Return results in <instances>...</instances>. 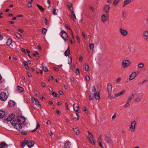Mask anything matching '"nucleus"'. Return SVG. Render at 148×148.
<instances>
[{"mask_svg": "<svg viewBox=\"0 0 148 148\" xmlns=\"http://www.w3.org/2000/svg\"><path fill=\"white\" fill-rule=\"evenodd\" d=\"M15 116V115L14 114H11L7 119V121H10L12 125H15L17 122V120L15 119H14Z\"/></svg>", "mask_w": 148, "mask_h": 148, "instance_id": "f257e3e1", "label": "nucleus"}, {"mask_svg": "<svg viewBox=\"0 0 148 148\" xmlns=\"http://www.w3.org/2000/svg\"><path fill=\"white\" fill-rule=\"evenodd\" d=\"M61 37L65 41L68 39V36L66 32L64 30H62L60 33Z\"/></svg>", "mask_w": 148, "mask_h": 148, "instance_id": "f03ea898", "label": "nucleus"}, {"mask_svg": "<svg viewBox=\"0 0 148 148\" xmlns=\"http://www.w3.org/2000/svg\"><path fill=\"white\" fill-rule=\"evenodd\" d=\"M8 98L6 94L4 92H1L0 95V99L2 101H5Z\"/></svg>", "mask_w": 148, "mask_h": 148, "instance_id": "7ed1b4c3", "label": "nucleus"}, {"mask_svg": "<svg viewBox=\"0 0 148 148\" xmlns=\"http://www.w3.org/2000/svg\"><path fill=\"white\" fill-rule=\"evenodd\" d=\"M130 62L127 60H124L122 62V66L123 68H125L130 64Z\"/></svg>", "mask_w": 148, "mask_h": 148, "instance_id": "20e7f679", "label": "nucleus"}, {"mask_svg": "<svg viewBox=\"0 0 148 148\" xmlns=\"http://www.w3.org/2000/svg\"><path fill=\"white\" fill-rule=\"evenodd\" d=\"M136 121H133L131 123L130 129L132 132H134L135 130V126L136 124Z\"/></svg>", "mask_w": 148, "mask_h": 148, "instance_id": "39448f33", "label": "nucleus"}, {"mask_svg": "<svg viewBox=\"0 0 148 148\" xmlns=\"http://www.w3.org/2000/svg\"><path fill=\"white\" fill-rule=\"evenodd\" d=\"M25 121V118L22 116H19L18 117L17 121L19 124H23Z\"/></svg>", "mask_w": 148, "mask_h": 148, "instance_id": "423d86ee", "label": "nucleus"}, {"mask_svg": "<svg viewBox=\"0 0 148 148\" xmlns=\"http://www.w3.org/2000/svg\"><path fill=\"white\" fill-rule=\"evenodd\" d=\"M104 139L106 142L108 143H113V141L111 137L106 135H105Z\"/></svg>", "mask_w": 148, "mask_h": 148, "instance_id": "0eeeda50", "label": "nucleus"}, {"mask_svg": "<svg viewBox=\"0 0 148 148\" xmlns=\"http://www.w3.org/2000/svg\"><path fill=\"white\" fill-rule=\"evenodd\" d=\"M32 102L36 105L40 107H41L39 101L37 99L34 97H32Z\"/></svg>", "mask_w": 148, "mask_h": 148, "instance_id": "6e6552de", "label": "nucleus"}, {"mask_svg": "<svg viewBox=\"0 0 148 148\" xmlns=\"http://www.w3.org/2000/svg\"><path fill=\"white\" fill-rule=\"evenodd\" d=\"M22 124H19L18 123H17V122L16 124H15L14 125H13L14 126V127L18 130L20 131L22 129V126L21 125Z\"/></svg>", "mask_w": 148, "mask_h": 148, "instance_id": "1a4fd4ad", "label": "nucleus"}, {"mask_svg": "<svg viewBox=\"0 0 148 148\" xmlns=\"http://www.w3.org/2000/svg\"><path fill=\"white\" fill-rule=\"evenodd\" d=\"M110 9V7L109 5H105L103 8V10L106 12V15H107V16L108 14V12Z\"/></svg>", "mask_w": 148, "mask_h": 148, "instance_id": "9d476101", "label": "nucleus"}, {"mask_svg": "<svg viewBox=\"0 0 148 148\" xmlns=\"http://www.w3.org/2000/svg\"><path fill=\"white\" fill-rule=\"evenodd\" d=\"M119 32L123 36H126L127 34V32L122 28H120L119 29Z\"/></svg>", "mask_w": 148, "mask_h": 148, "instance_id": "9b49d317", "label": "nucleus"}, {"mask_svg": "<svg viewBox=\"0 0 148 148\" xmlns=\"http://www.w3.org/2000/svg\"><path fill=\"white\" fill-rule=\"evenodd\" d=\"M27 145L29 147L31 148L34 145V143L33 142L30 140H28L27 139Z\"/></svg>", "mask_w": 148, "mask_h": 148, "instance_id": "f8f14e48", "label": "nucleus"}, {"mask_svg": "<svg viewBox=\"0 0 148 148\" xmlns=\"http://www.w3.org/2000/svg\"><path fill=\"white\" fill-rule=\"evenodd\" d=\"M108 15L107 16L106 15H106L105 14H103L101 16V19L103 23H105L106 20H107V19L108 18Z\"/></svg>", "mask_w": 148, "mask_h": 148, "instance_id": "ddd939ff", "label": "nucleus"}, {"mask_svg": "<svg viewBox=\"0 0 148 148\" xmlns=\"http://www.w3.org/2000/svg\"><path fill=\"white\" fill-rule=\"evenodd\" d=\"M73 107L74 110L76 112H78L79 110V106L78 104L77 103H75L73 104Z\"/></svg>", "mask_w": 148, "mask_h": 148, "instance_id": "4468645a", "label": "nucleus"}, {"mask_svg": "<svg viewBox=\"0 0 148 148\" xmlns=\"http://www.w3.org/2000/svg\"><path fill=\"white\" fill-rule=\"evenodd\" d=\"M136 73L135 72H132L129 77L130 78L131 80L134 79L136 77Z\"/></svg>", "mask_w": 148, "mask_h": 148, "instance_id": "2eb2a0df", "label": "nucleus"}, {"mask_svg": "<svg viewBox=\"0 0 148 148\" xmlns=\"http://www.w3.org/2000/svg\"><path fill=\"white\" fill-rule=\"evenodd\" d=\"M112 86L110 84H108L107 86V90L108 93H111L112 90Z\"/></svg>", "mask_w": 148, "mask_h": 148, "instance_id": "dca6fc26", "label": "nucleus"}, {"mask_svg": "<svg viewBox=\"0 0 148 148\" xmlns=\"http://www.w3.org/2000/svg\"><path fill=\"white\" fill-rule=\"evenodd\" d=\"M92 95L93 96V97H94L96 100H98L100 99V96L99 93L97 94V92H96L94 94H92Z\"/></svg>", "mask_w": 148, "mask_h": 148, "instance_id": "f3484780", "label": "nucleus"}, {"mask_svg": "<svg viewBox=\"0 0 148 148\" xmlns=\"http://www.w3.org/2000/svg\"><path fill=\"white\" fill-rule=\"evenodd\" d=\"M16 88L18 92L20 93H21L24 91L23 88L19 86H17Z\"/></svg>", "mask_w": 148, "mask_h": 148, "instance_id": "a211bd4d", "label": "nucleus"}, {"mask_svg": "<svg viewBox=\"0 0 148 148\" xmlns=\"http://www.w3.org/2000/svg\"><path fill=\"white\" fill-rule=\"evenodd\" d=\"M8 145L4 142H1L0 143V148H5L8 146Z\"/></svg>", "mask_w": 148, "mask_h": 148, "instance_id": "6ab92c4d", "label": "nucleus"}, {"mask_svg": "<svg viewBox=\"0 0 148 148\" xmlns=\"http://www.w3.org/2000/svg\"><path fill=\"white\" fill-rule=\"evenodd\" d=\"M70 53V50L69 47H68L67 49L65 51L64 54L65 56H68Z\"/></svg>", "mask_w": 148, "mask_h": 148, "instance_id": "aec40b11", "label": "nucleus"}, {"mask_svg": "<svg viewBox=\"0 0 148 148\" xmlns=\"http://www.w3.org/2000/svg\"><path fill=\"white\" fill-rule=\"evenodd\" d=\"M71 14H72L73 15V18H72L71 16L70 17L71 18V19L73 21H74L75 19H76V16H75V14L74 12L73 11H71Z\"/></svg>", "mask_w": 148, "mask_h": 148, "instance_id": "412c9836", "label": "nucleus"}, {"mask_svg": "<svg viewBox=\"0 0 148 148\" xmlns=\"http://www.w3.org/2000/svg\"><path fill=\"white\" fill-rule=\"evenodd\" d=\"M27 139L25 138L24 141L21 143V147H24L26 145H27Z\"/></svg>", "mask_w": 148, "mask_h": 148, "instance_id": "4be33fe9", "label": "nucleus"}, {"mask_svg": "<svg viewBox=\"0 0 148 148\" xmlns=\"http://www.w3.org/2000/svg\"><path fill=\"white\" fill-rule=\"evenodd\" d=\"M141 98L139 96L137 97L136 98H135L134 100V101L136 103H138L140 102L141 101Z\"/></svg>", "mask_w": 148, "mask_h": 148, "instance_id": "5701e85b", "label": "nucleus"}, {"mask_svg": "<svg viewBox=\"0 0 148 148\" xmlns=\"http://www.w3.org/2000/svg\"><path fill=\"white\" fill-rule=\"evenodd\" d=\"M5 114V112L4 111L0 110V118H2Z\"/></svg>", "mask_w": 148, "mask_h": 148, "instance_id": "b1692460", "label": "nucleus"}, {"mask_svg": "<svg viewBox=\"0 0 148 148\" xmlns=\"http://www.w3.org/2000/svg\"><path fill=\"white\" fill-rule=\"evenodd\" d=\"M74 132L77 135H78L79 133V131L78 128H74L73 129Z\"/></svg>", "mask_w": 148, "mask_h": 148, "instance_id": "393cba45", "label": "nucleus"}, {"mask_svg": "<svg viewBox=\"0 0 148 148\" xmlns=\"http://www.w3.org/2000/svg\"><path fill=\"white\" fill-rule=\"evenodd\" d=\"M71 145L69 141H68L65 144V148H69Z\"/></svg>", "mask_w": 148, "mask_h": 148, "instance_id": "a878e982", "label": "nucleus"}, {"mask_svg": "<svg viewBox=\"0 0 148 148\" xmlns=\"http://www.w3.org/2000/svg\"><path fill=\"white\" fill-rule=\"evenodd\" d=\"M131 0H126L124 2L123 7H124L125 5L129 4L131 2Z\"/></svg>", "mask_w": 148, "mask_h": 148, "instance_id": "bb28decb", "label": "nucleus"}, {"mask_svg": "<svg viewBox=\"0 0 148 148\" xmlns=\"http://www.w3.org/2000/svg\"><path fill=\"white\" fill-rule=\"evenodd\" d=\"M12 43V40L11 39L9 38L6 44L7 46H9Z\"/></svg>", "mask_w": 148, "mask_h": 148, "instance_id": "cd10ccee", "label": "nucleus"}, {"mask_svg": "<svg viewBox=\"0 0 148 148\" xmlns=\"http://www.w3.org/2000/svg\"><path fill=\"white\" fill-rule=\"evenodd\" d=\"M65 27L66 28L68 29L69 30H71V34H72V36L73 37V38L74 37H73V31H72L71 29L70 28L69 25H65Z\"/></svg>", "mask_w": 148, "mask_h": 148, "instance_id": "c85d7f7f", "label": "nucleus"}, {"mask_svg": "<svg viewBox=\"0 0 148 148\" xmlns=\"http://www.w3.org/2000/svg\"><path fill=\"white\" fill-rule=\"evenodd\" d=\"M37 6L38 8L41 10L42 12H44L45 10V9L43 8L41 6L37 4Z\"/></svg>", "mask_w": 148, "mask_h": 148, "instance_id": "c756f323", "label": "nucleus"}, {"mask_svg": "<svg viewBox=\"0 0 148 148\" xmlns=\"http://www.w3.org/2000/svg\"><path fill=\"white\" fill-rule=\"evenodd\" d=\"M134 97L132 95H131L130 96L128 99H127V102H130L131 101V99Z\"/></svg>", "mask_w": 148, "mask_h": 148, "instance_id": "7c9ffc66", "label": "nucleus"}, {"mask_svg": "<svg viewBox=\"0 0 148 148\" xmlns=\"http://www.w3.org/2000/svg\"><path fill=\"white\" fill-rule=\"evenodd\" d=\"M15 35L18 38H22V36L20 34L16 33L15 34Z\"/></svg>", "mask_w": 148, "mask_h": 148, "instance_id": "2f4dec72", "label": "nucleus"}, {"mask_svg": "<svg viewBox=\"0 0 148 148\" xmlns=\"http://www.w3.org/2000/svg\"><path fill=\"white\" fill-rule=\"evenodd\" d=\"M93 138V136L92 134H91V135H90V137L88 138V140H89L90 143H92V140L90 139V138Z\"/></svg>", "mask_w": 148, "mask_h": 148, "instance_id": "473e14b6", "label": "nucleus"}, {"mask_svg": "<svg viewBox=\"0 0 148 148\" xmlns=\"http://www.w3.org/2000/svg\"><path fill=\"white\" fill-rule=\"evenodd\" d=\"M47 31V30L46 29L44 28L42 29V33L43 34H46Z\"/></svg>", "mask_w": 148, "mask_h": 148, "instance_id": "72a5a7b5", "label": "nucleus"}, {"mask_svg": "<svg viewBox=\"0 0 148 148\" xmlns=\"http://www.w3.org/2000/svg\"><path fill=\"white\" fill-rule=\"evenodd\" d=\"M144 65L143 63H140L138 64V66L140 68H143L144 66Z\"/></svg>", "mask_w": 148, "mask_h": 148, "instance_id": "f704fd0d", "label": "nucleus"}, {"mask_svg": "<svg viewBox=\"0 0 148 148\" xmlns=\"http://www.w3.org/2000/svg\"><path fill=\"white\" fill-rule=\"evenodd\" d=\"M143 35L146 37H148V31H145L143 32Z\"/></svg>", "mask_w": 148, "mask_h": 148, "instance_id": "c9c22d12", "label": "nucleus"}, {"mask_svg": "<svg viewBox=\"0 0 148 148\" xmlns=\"http://www.w3.org/2000/svg\"><path fill=\"white\" fill-rule=\"evenodd\" d=\"M72 5L71 3H70L68 6V8L69 9L70 11H73L72 10V9L71 8L72 7Z\"/></svg>", "mask_w": 148, "mask_h": 148, "instance_id": "e433bc0d", "label": "nucleus"}, {"mask_svg": "<svg viewBox=\"0 0 148 148\" xmlns=\"http://www.w3.org/2000/svg\"><path fill=\"white\" fill-rule=\"evenodd\" d=\"M120 0H114L113 4L114 5H116Z\"/></svg>", "mask_w": 148, "mask_h": 148, "instance_id": "4c0bfd02", "label": "nucleus"}, {"mask_svg": "<svg viewBox=\"0 0 148 148\" xmlns=\"http://www.w3.org/2000/svg\"><path fill=\"white\" fill-rule=\"evenodd\" d=\"M24 66L25 68L27 70H28L29 69V67L28 66V64L26 62H25L24 63Z\"/></svg>", "mask_w": 148, "mask_h": 148, "instance_id": "58836bf2", "label": "nucleus"}, {"mask_svg": "<svg viewBox=\"0 0 148 148\" xmlns=\"http://www.w3.org/2000/svg\"><path fill=\"white\" fill-rule=\"evenodd\" d=\"M85 68L86 70L88 71L89 69V67L88 65L86 64H85Z\"/></svg>", "mask_w": 148, "mask_h": 148, "instance_id": "ea45409f", "label": "nucleus"}, {"mask_svg": "<svg viewBox=\"0 0 148 148\" xmlns=\"http://www.w3.org/2000/svg\"><path fill=\"white\" fill-rule=\"evenodd\" d=\"M129 102H127V103L124 105V107L125 108H127L129 107L130 106V104L129 103Z\"/></svg>", "mask_w": 148, "mask_h": 148, "instance_id": "a19ab883", "label": "nucleus"}, {"mask_svg": "<svg viewBox=\"0 0 148 148\" xmlns=\"http://www.w3.org/2000/svg\"><path fill=\"white\" fill-rule=\"evenodd\" d=\"M92 92H96V89L95 88V86H93L92 88Z\"/></svg>", "mask_w": 148, "mask_h": 148, "instance_id": "79ce46f5", "label": "nucleus"}, {"mask_svg": "<svg viewBox=\"0 0 148 148\" xmlns=\"http://www.w3.org/2000/svg\"><path fill=\"white\" fill-rule=\"evenodd\" d=\"M89 47L90 49H92L94 47V45L93 43H91Z\"/></svg>", "mask_w": 148, "mask_h": 148, "instance_id": "37998d69", "label": "nucleus"}, {"mask_svg": "<svg viewBox=\"0 0 148 148\" xmlns=\"http://www.w3.org/2000/svg\"><path fill=\"white\" fill-rule=\"evenodd\" d=\"M134 51V50L133 49L131 48L130 49L129 51H128V53L129 54H130L133 53Z\"/></svg>", "mask_w": 148, "mask_h": 148, "instance_id": "c03bdc74", "label": "nucleus"}, {"mask_svg": "<svg viewBox=\"0 0 148 148\" xmlns=\"http://www.w3.org/2000/svg\"><path fill=\"white\" fill-rule=\"evenodd\" d=\"M42 68L43 70L45 71V72H47V71H48V69L45 66H42Z\"/></svg>", "mask_w": 148, "mask_h": 148, "instance_id": "a18cd8bd", "label": "nucleus"}, {"mask_svg": "<svg viewBox=\"0 0 148 148\" xmlns=\"http://www.w3.org/2000/svg\"><path fill=\"white\" fill-rule=\"evenodd\" d=\"M136 94V92L135 90H133L132 91V93L131 95H132L134 97V96Z\"/></svg>", "mask_w": 148, "mask_h": 148, "instance_id": "49530a36", "label": "nucleus"}, {"mask_svg": "<svg viewBox=\"0 0 148 148\" xmlns=\"http://www.w3.org/2000/svg\"><path fill=\"white\" fill-rule=\"evenodd\" d=\"M52 95L54 96L55 97H57L58 96V95L57 93H56L55 92H53L52 93Z\"/></svg>", "mask_w": 148, "mask_h": 148, "instance_id": "de8ad7c7", "label": "nucleus"}, {"mask_svg": "<svg viewBox=\"0 0 148 148\" xmlns=\"http://www.w3.org/2000/svg\"><path fill=\"white\" fill-rule=\"evenodd\" d=\"M57 10L56 9H54V10L53 12V14H54L55 15H57Z\"/></svg>", "mask_w": 148, "mask_h": 148, "instance_id": "09e8293b", "label": "nucleus"}, {"mask_svg": "<svg viewBox=\"0 0 148 148\" xmlns=\"http://www.w3.org/2000/svg\"><path fill=\"white\" fill-rule=\"evenodd\" d=\"M85 78L87 81H88L90 80V77L88 76H86Z\"/></svg>", "mask_w": 148, "mask_h": 148, "instance_id": "8fccbe9b", "label": "nucleus"}, {"mask_svg": "<svg viewBox=\"0 0 148 148\" xmlns=\"http://www.w3.org/2000/svg\"><path fill=\"white\" fill-rule=\"evenodd\" d=\"M75 73L76 75H78L79 73V70L78 69H76L75 70Z\"/></svg>", "mask_w": 148, "mask_h": 148, "instance_id": "3c124183", "label": "nucleus"}, {"mask_svg": "<svg viewBox=\"0 0 148 148\" xmlns=\"http://www.w3.org/2000/svg\"><path fill=\"white\" fill-rule=\"evenodd\" d=\"M125 92V90H123L122 91H121L119 93L120 95H123Z\"/></svg>", "mask_w": 148, "mask_h": 148, "instance_id": "603ef678", "label": "nucleus"}, {"mask_svg": "<svg viewBox=\"0 0 148 148\" xmlns=\"http://www.w3.org/2000/svg\"><path fill=\"white\" fill-rule=\"evenodd\" d=\"M27 6L28 7H30L32 6L31 2H28L27 3Z\"/></svg>", "mask_w": 148, "mask_h": 148, "instance_id": "864d4df0", "label": "nucleus"}, {"mask_svg": "<svg viewBox=\"0 0 148 148\" xmlns=\"http://www.w3.org/2000/svg\"><path fill=\"white\" fill-rule=\"evenodd\" d=\"M121 80V78L120 77H119L116 80V82H120Z\"/></svg>", "mask_w": 148, "mask_h": 148, "instance_id": "5fc2aeb1", "label": "nucleus"}, {"mask_svg": "<svg viewBox=\"0 0 148 148\" xmlns=\"http://www.w3.org/2000/svg\"><path fill=\"white\" fill-rule=\"evenodd\" d=\"M93 96L92 97L91 95H90L88 99L89 100H93Z\"/></svg>", "mask_w": 148, "mask_h": 148, "instance_id": "6e6d98bb", "label": "nucleus"}, {"mask_svg": "<svg viewBox=\"0 0 148 148\" xmlns=\"http://www.w3.org/2000/svg\"><path fill=\"white\" fill-rule=\"evenodd\" d=\"M47 2L49 4V6L48 7V8L50 7V4H51V1L50 0H47Z\"/></svg>", "mask_w": 148, "mask_h": 148, "instance_id": "4d7b16f0", "label": "nucleus"}, {"mask_svg": "<svg viewBox=\"0 0 148 148\" xmlns=\"http://www.w3.org/2000/svg\"><path fill=\"white\" fill-rule=\"evenodd\" d=\"M40 127V125L39 123H37L36 127V129H38V128H39Z\"/></svg>", "mask_w": 148, "mask_h": 148, "instance_id": "13d9d810", "label": "nucleus"}, {"mask_svg": "<svg viewBox=\"0 0 148 148\" xmlns=\"http://www.w3.org/2000/svg\"><path fill=\"white\" fill-rule=\"evenodd\" d=\"M82 35L83 36V37L85 38H86V35L85 34L84 32H82Z\"/></svg>", "mask_w": 148, "mask_h": 148, "instance_id": "bf43d9fd", "label": "nucleus"}, {"mask_svg": "<svg viewBox=\"0 0 148 148\" xmlns=\"http://www.w3.org/2000/svg\"><path fill=\"white\" fill-rule=\"evenodd\" d=\"M18 31H19L20 32H21V33H23L24 32V31L23 30V29H18Z\"/></svg>", "mask_w": 148, "mask_h": 148, "instance_id": "052dcab7", "label": "nucleus"}, {"mask_svg": "<svg viewBox=\"0 0 148 148\" xmlns=\"http://www.w3.org/2000/svg\"><path fill=\"white\" fill-rule=\"evenodd\" d=\"M90 10L92 12H95L94 9V8L92 7V6L90 7Z\"/></svg>", "mask_w": 148, "mask_h": 148, "instance_id": "680f3d73", "label": "nucleus"}, {"mask_svg": "<svg viewBox=\"0 0 148 148\" xmlns=\"http://www.w3.org/2000/svg\"><path fill=\"white\" fill-rule=\"evenodd\" d=\"M41 85H42V86L43 87H45V84L43 82H41Z\"/></svg>", "mask_w": 148, "mask_h": 148, "instance_id": "e2e57ef3", "label": "nucleus"}, {"mask_svg": "<svg viewBox=\"0 0 148 148\" xmlns=\"http://www.w3.org/2000/svg\"><path fill=\"white\" fill-rule=\"evenodd\" d=\"M77 40L78 42H79L80 41V39L79 36H77Z\"/></svg>", "mask_w": 148, "mask_h": 148, "instance_id": "0e129e2a", "label": "nucleus"}, {"mask_svg": "<svg viewBox=\"0 0 148 148\" xmlns=\"http://www.w3.org/2000/svg\"><path fill=\"white\" fill-rule=\"evenodd\" d=\"M44 18L45 19V25H47V19L45 18Z\"/></svg>", "mask_w": 148, "mask_h": 148, "instance_id": "69168bd1", "label": "nucleus"}, {"mask_svg": "<svg viewBox=\"0 0 148 148\" xmlns=\"http://www.w3.org/2000/svg\"><path fill=\"white\" fill-rule=\"evenodd\" d=\"M56 113L58 115L60 114V112L58 110H56Z\"/></svg>", "mask_w": 148, "mask_h": 148, "instance_id": "338daca9", "label": "nucleus"}, {"mask_svg": "<svg viewBox=\"0 0 148 148\" xmlns=\"http://www.w3.org/2000/svg\"><path fill=\"white\" fill-rule=\"evenodd\" d=\"M131 80V79L129 77V79H127L126 80V82H127V83L129 82H130V81Z\"/></svg>", "mask_w": 148, "mask_h": 148, "instance_id": "774afa93", "label": "nucleus"}]
</instances>
